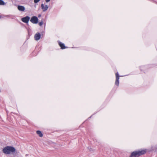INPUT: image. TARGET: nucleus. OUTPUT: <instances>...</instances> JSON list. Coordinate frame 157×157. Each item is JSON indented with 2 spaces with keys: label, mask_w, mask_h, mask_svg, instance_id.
Instances as JSON below:
<instances>
[{
  "label": "nucleus",
  "mask_w": 157,
  "mask_h": 157,
  "mask_svg": "<svg viewBox=\"0 0 157 157\" xmlns=\"http://www.w3.org/2000/svg\"><path fill=\"white\" fill-rule=\"evenodd\" d=\"M146 152L145 150L133 151L131 153L129 157H138L141 155L144 154Z\"/></svg>",
  "instance_id": "f257e3e1"
},
{
  "label": "nucleus",
  "mask_w": 157,
  "mask_h": 157,
  "mask_svg": "<svg viewBox=\"0 0 157 157\" xmlns=\"http://www.w3.org/2000/svg\"><path fill=\"white\" fill-rule=\"evenodd\" d=\"M15 151V148L11 146H6L4 148L3 150V152L6 154H10L11 152H14Z\"/></svg>",
  "instance_id": "f03ea898"
},
{
  "label": "nucleus",
  "mask_w": 157,
  "mask_h": 157,
  "mask_svg": "<svg viewBox=\"0 0 157 157\" xmlns=\"http://www.w3.org/2000/svg\"><path fill=\"white\" fill-rule=\"evenodd\" d=\"M30 21L33 24H36L38 22V19L36 17L33 16L31 17Z\"/></svg>",
  "instance_id": "7ed1b4c3"
},
{
  "label": "nucleus",
  "mask_w": 157,
  "mask_h": 157,
  "mask_svg": "<svg viewBox=\"0 0 157 157\" xmlns=\"http://www.w3.org/2000/svg\"><path fill=\"white\" fill-rule=\"evenodd\" d=\"M116 81L115 82V84L117 86H118L119 84V74L118 72L116 74Z\"/></svg>",
  "instance_id": "20e7f679"
},
{
  "label": "nucleus",
  "mask_w": 157,
  "mask_h": 157,
  "mask_svg": "<svg viewBox=\"0 0 157 157\" xmlns=\"http://www.w3.org/2000/svg\"><path fill=\"white\" fill-rule=\"evenodd\" d=\"M30 19V17L29 16H26L21 18V21L25 23H28Z\"/></svg>",
  "instance_id": "39448f33"
},
{
  "label": "nucleus",
  "mask_w": 157,
  "mask_h": 157,
  "mask_svg": "<svg viewBox=\"0 0 157 157\" xmlns=\"http://www.w3.org/2000/svg\"><path fill=\"white\" fill-rule=\"evenodd\" d=\"M18 10L20 11L24 12L25 10V8L23 6L18 5L17 6Z\"/></svg>",
  "instance_id": "423d86ee"
},
{
  "label": "nucleus",
  "mask_w": 157,
  "mask_h": 157,
  "mask_svg": "<svg viewBox=\"0 0 157 157\" xmlns=\"http://www.w3.org/2000/svg\"><path fill=\"white\" fill-rule=\"evenodd\" d=\"M41 35L40 33H37L35 35L34 39L36 40H39L40 38Z\"/></svg>",
  "instance_id": "0eeeda50"
},
{
  "label": "nucleus",
  "mask_w": 157,
  "mask_h": 157,
  "mask_svg": "<svg viewBox=\"0 0 157 157\" xmlns=\"http://www.w3.org/2000/svg\"><path fill=\"white\" fill-rule=\"evenodd\" d=\"M41 7L43 10V11L44 12L46 11L48 8L47 5L44 6L43 4L41 5Z\"/></svg>",
  "instance_id": "6e6552de"
},
{
  "label": "nucleus",
  "mask_w": 157,
  "mask_h": 157,
  "mask_svg": "<svg viewBox=\"0 0 157 157\" xmlns=\"http://www.w3.org/2000/svg\"><path fill=\"white\" fill-rule=\"evenodd\" d=\"M59 44L62 49H65L66 47L65 46L64 44L60 42H58Z\"/></svg>",
  "instance_id": "1a4fd4ad"
},
{
  "label": "nucleus",
  "mask_w": 157,
  "mask_h": 157,
  "mask_svg": "<svg viewBox=\"0 0 157 157\" xmlns=\"http://www.w3.org/2000/svg\"><path fill=\"white\" fill-rule=\"evenodd\" d=\"M36 133L40 137H41L43 136V134L40 131H37Z\"/></svg>",
  "instance_id": "9d476101"
},
{
  "label": "nucleus",
  "mask_w": 157,
  "mask_h": 157,
  "mask_svg": "<svg viewBox=\"0 0 157 157\" xmlns=\"http://www.w3.org/2000/svg\"><path fill=\"white\" fill-rule=\"evenodd\" d=\"M5 4V3L2 0H0V5H4Z\"/></svg>",
  "instance_id": "9b49d317"
},
{
  "label": "nucleus",
  "mask_w": 157,
  "mask_h": 157,
  "mask_svg": "<svg viewBox=\"0 0 157 157\" xmlns=\"http://www.w3.org/2000/svg\"><path fill=\"white\" fill-rule=\"evenodd\" d=\"M43 24V22L42 21L40 22L39 23V25L40 26H42Z\"/></svg>",
  "instance_id": "f8f14e48"
},
{
  "label": "nucleus",
  "mask_w": 157,
  "mask_h": 157,
  "mask_svg": "<svg viewBox=\"0 0 157 157\" xmlns=\"http://www.w3.org/2000/svg\"><path fill=\"white\" fill-rule=\"evenodd\" d=\"M40 1V0H34V2L35 3H37Z\"/></svg>",
  "instance_id": "ddd939ff"
},
{
  "label": "nucleus",
  "mask_w": 157,
  "mask_h": 157,
  "mask_svg": "<svg viewBox=\"0 0 157 157\" xmlns=\"http://www.w3.org/2000/svg\"><path fill=\"white\" fill-rule=\"evenodd\" d=\"M11 16L12 15H6L5 16L6 17H11Z\"/></svg>",
  "instance_id": "4468645a"
},
{
  "label": "nucleus",
  "mask_w": 157,
  "mask_h": 157,
  "mask_svg": "<svg viewBox=\"0 0 157 157\" xmlns=\"http://www.w3.org/2000/svg\"><path fill=\"white\" fill-rule=\"evenodd\" d=\"M50 0H45L46 2H48L50 1Z\"/></svg>",
  "instance_id": "2eb2a0df"
},
{
  "label": "nucleus",
  "mask_w": 157,
  "mask_h": 157,
  "mask_svg": "<svg viewBox=\"0 0 157 157\" xmlns=\"http://www.w3.org/2000/svg\"><path fill=\"white\" fill-rule=\"evenodd\" d=\"M41 14H39V15H38V17H41Z\"/></svg>",
  "instance_id": "dca6fc26"
},
{
  "label": "nucleus",
  "mask_w": 157,
  "mask_h": 157,
  "mask_svg": "<svg viewBox=\"0 0 157 157\" xmlns=\"http://www.w3.org/2000/svg\"><path fill=\"white\" fill-rule=\"evenodd\" d=\"M2 17V16H0V19H1Z\"/></svg>",
  "instance_id": "f3484780"
}]
</instances>
